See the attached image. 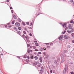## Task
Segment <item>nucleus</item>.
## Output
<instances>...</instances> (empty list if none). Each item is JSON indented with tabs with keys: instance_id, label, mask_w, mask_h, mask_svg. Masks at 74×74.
Masks as SVG:
<instances>
[{
	"instance_id": "nucleus-1",
	"label": "nucleus",
	"mask_w": 74,
	"mask_h": 74,
	"mask_svg": "<svg viewBox=\"0 0 74 74\" xmlns=\"http://www.w3.org/2000/svg\"><path fill=\"white\" fill-rule=\"evenodd\" d=\"M72 29V27L71 25H69L68 26V27H66L65 30H70V29Z\"/></svg>"
},
{
	"instance_id": "nucleus-2",
	"label": "nucleus",
	"mask_w": 74,
	"mask_h": 74,
	"mask_svg": "<svg viewBox=\"0 0 74 74\" xmlns=\"http://www.w3.org/2000/svg\"><path fill=\"white\" fill-rule=\"evenodd\" d=\"M61 56L62 58H64V57H66V56L64 53H62L61 54Z\"/></svg>"
},
{
	"instance_id": "nucleus-3",
	"label": "nucleus",
	"mask_w": 74,
	"mask_h": 74,
	"mask_svg": "<svg viewBox=\"0 0 74 74\" xmlns=\"http://www.w3.org/2000/svg\"><path fill=\"white\" fill-rule=\"evenodd\" d=\"M64 35H61L60 37H59L58 38L59 40H62V38H63V37H64Z\"/></svg>"
},
{
	"instance_id": "nucleus-4",
	"label": "nucleus",
	"mask_w": 74,
	"mask_h": 74,
	"mask_svg": "<svg viewBox=\"0 0 74 74\" xmlns=\"http://www.w3.org/2000/svg\"><path fill=\"white\" fill-rule=\"evenodd\" d=\"M15 25L16 27H19L20 26V24L18 23L17 22L15 23Z\"/></svg>"
},
{
	"instance_id": "nucleus-5",
	"label": "nucleus",
	"mask_w": 74,
	"mask_h": 74,
	"mask_svg": "<svg viewBox=\"0 0 74 74\" xmlns=\"http://www.w3.org/2000/svg\"><path fill=\"white\" fill-rule=\"evenodd\" d=\"M64 61H65V59H64V58H62L61 60V63H63L64 62Z\"/></svg>"
},
{
	"instance_id": "nucleus-6",
	"label": "nucleus",
	"mask_w": 74,
	"mask_h": 74,
	"mask_svg": "<svg viewBox=\"0 0 74 74\" xmlns=\"http://www.w3.org/2000/svg\"><path fill=\"white\" fill-rule=\"evenodd\" d=\"M67 71V68H65L64 70V74H65V73H66V71Z\"/></svg>"
},
{
	"instance_id": "nucleus-7",
	"label": "nucleus",
	"mask_w": 74,
	"mask_h": 74,
	"mask_svg": "<svg viewBox=\"0 0 74 74\" xmlns=\"http://www.w3.org/2000/svg\"><path fill=\"white\" fill-rule=\"evenodd\" d=\"M39 60L40 62H41V63H42V57L40 58Z\"/></svg>"
},
{
	"instance_id": "nucleus-8",
	"label": "nucleus",
	"mask_w": 74,
	"mask_h": 74,
	"mask_svg": "<svg viewBox=\"0 0 74 74\" xmlns=\"http://www.w3.org/2000/svg\"><path fill=\"white\" fill-rule=\"evenodd\" d=\"M67 23H64L62 24V26L64 27H66V24Z\"/></svg>"
},
{
	"instance_id": "nucleus-9",
	"label": "nucleus",
	"mask_w": 74,
	"mask_h": 74,
	"mask_svg": "<svg viewBox=\"0 0 74 74\" xmlns=\"http://www.w3.org/2000/svg\"><path fill=\"white\" fill-rule=\"evenodd\" d=\"M64 38L66 39V40H67L68 39V37L67 36V35H65L64 36Z\"/></svg>"
},
{
	"instance_id": "nucleus-10",
	"label": "nucleus",
	"mask_w": 74,
	"mask_h": 74,
	"mask_svg": "<svg viewBox=\"0 0 74 74\" xmlns=\"http://www.w3.org/2000/svg\"><path fill=\"white\" fill-rule=\"evenodd\" d=\"M25 38L27 39V40H28L29 39V37H28V36H26L25 37Z\"/></svg>"
},
{
	"instance_id": "nucleus-11",
	"label": "nucleus",
	"mask_w": 74,
	"mask_h": 74,
	"mask_svg": "<svg viewBox=\"0 0 74 74\" xmlns=\"http://www.w3.org/2000/svg\"><path fill=\"white\" fill-rule=\"evenodd\" d=\"M27 52L28 53H30V52H32V50H28L27 51Z\"/></svg>"
},
{
	"instance_id": "nucleus-12",
	"label": "nucleus",
	"mask_w": 74,
	"mask_h": 74,
	"mask_svg": "<svg viewBox=\"0 0 74 74\" xmlns=\"http://www.w3.org/2000/svg\"><path fill=\"white\" fill-rule=\"evenodd\" d=\"M35 60H37L38 59V57L37 56H36L34 57Z\"/></svg>"
},
{
	"instance_id": "nucleus-13",
	"label": "nucleus",
	"mask_w": 74,
	"mask_h": 74,
	"mask_svg": "<svg viewBox=\"0 0 74 74\" xmlns=\"http://www.w3.org/2000/svg\"><path fill=\"white\" fill-rule=\"evenodd\" d=\"M17 34H19V35H21V32L19 31H18L17 32Z\"/></svg>"
},
{
	"instance_id": "nucleus-14",
	"label": "nucleus",
	"mask_w": 74,
	"mask_h": 74,
	"mask_svg": "<svg viewBox=\"0 0 74 74\" xmlns=\"http://www.w3.org/2000/svg\"><path fill=\"white\" fill-rule=\"evenodd\" d=\"M71 36H72V37H73V38H74V33H73L71 34Z\"/></svg>"
},
{
	"instance_id": "nucleus-15",
	"label": "nucleus",
	"mask_w": 74,
	"mask_h": 74,
	"mask_svg": "<svg viewBox=\"0 0 74 74\" xmlns=\"http://www.w3.org/2000/svg\"><path fill=\"white\" fill-rule=\"evenodd\" d=\"M43 70H40V73H41V74H42L43 73Z\"/></svg>"
},
{
	"instance_id": "nucleus-16",
	"label": "nucleus",
	"mask_w": 74,
	"mask_h": 74,
	"mask_svg": "<svg viewBox=\"0 0 74 74\" xmlns=\"http://www.w3.org/2000/svg\"><path fill=\"white\" fill-rule=\"evenodd\" d=\"M13 18L14 19H16V16L15 15H14Z\"/></svg>"
},
{
	"instance_id": "nucleus-17",
	"label": "nucleus",
	"mask_w": 74,
	"mask_h": 74,
	"mask_svg": "<svg viewBox=\"0 0 74 74\" xmlns=\"http://www.w3.org/2000/svg\"><path fill=\"white\" fill-rule=\"evenodd\" d=\"M25 61L26 62H27V63H29V62L30 61L29 60H25Z\"/></svg>"
},
{
	"instance_id": "nucleus-18",
	"label": "nucleus",
	"mask_w": 74,
	"mask_h": 74,
	"mask_svg": "<svg viewBox=\"0 0 74 74\" xmlns=\"http://www.w3.org/2000/svg\"><path fill=\"white\" fill-rule=\"evenodd\" d=\"M43 51V49L42 48H40V51Z\"/></svg>"
},
{
	"instance_id": "nucleus-19",
	"label": "nucleus",
	"mask_w": 74,
	"mask_h": 74,
	"mask_svg": "<svg viewBox=\"0 0 74 74\" xmlns=\"http://www.w3.org/2000/svg\"><path fill=\"white\" fill-rule=\"evenodd\" d=\"M35 46H37V47H38V43H35Z\"/></svg>"
},
{
	"instance_id": "nucleus-20",
	"label": "nucleus",
	"mask_w": 74,
	"mask_h": 74,
	"mask_svg": "<svg viewBox=\"0 0 74 74\" xmlns=\"http://www.w3.org/2000/svg\"><path fill=\"white\" fill-rule=\"evenodd\" d=\"M18 22H21V19H20L19 18H18Z\"/></svg>"
},
{
	"instance_id": "nucleus-21",
	"label": "nucleus",
	"mask_w": 74,
	"mask_h": 74,
	"mask_svg": "<svg viewBox=\"0 0 74 74\" xmlns=\"http://www.w3.org/2000/svg\"><path fill=\"white\" fill-rule=\"evenodd\" d=\"M43 54L45 56H46V53L45 52H43Z\"/></svg>"
},
{
	"instance_id": "nucleus-22",
	"label": "nucleus",
	"mask_w": 74,
	"mask_h": 74,
	"mask_svg": "<svg viewBox=\"0 0 74 74\" xmlns=\"http://www.w3.org/2000/svg\"><path fill=\"white\" fill-rule=\"evenodd\" d=\"M23 34H26V32L25 31H24L23 32Z\"/></svg>"
},
{
	"instance_id": "nucleus-23",
	"label": "nucleus",
	"mask_w": 74,
	"mask_h": 74,
	"mask_svg": "<svg viewBox=\"0 0 74 74\" xmlns=\"http://www.w3.org/2000/svg\"><path fill=\"white\" fill-rule=\"evenodd\" d=\"M67 32H68V33H71V31H69V30H68L67 31Z\"/></svg>"
},
{
	"instance_id": "nucleus-24",
	"label": "nucleus",
	"mask_w": 74,
	"mask_h": 74,
	"mask_svg": "<svg viewBox=\"0 0 74 74\" xmlns=\"http://www.w3.org/2000/svg\"><path fill=\"white\" fill-rule=\"evenodd\" d=\"M33 58H34V57L33 56H31V59H33Z\"/></svg>"
},
{
	"instance_id": "nucleus-25",
	"label": "nucleus",
	"mask_w": 74,
	"mask_h": 74,
	"mask_svg": "<svg viewBox=\"0 0 74 74\" xmlns=\"http://www.w3.org/2000/svg\"><path fill=\"white\" fill-rule=\"evenodd\" d=\"M47 48H48V49H50L51 48V47L49 46H48L47 47Z\"/></svg>"
},
{
	"instance_id": "nucleus-26",
	"label": "nucleus",
	"mask_w": 74,
	"mask_h": 74,
	"mask_svg": "<svg viewBox=\"0 0 74 74\" xmlns=\"http://www.w3.org/2000/svg\"><path fill=\"white\" fill-rule=\"evenodd\" d=\"M74 29H71V32H74Z\"/></svg>"
},
{
	"instance_id": "nucleus-27",
	"label": "nucleus",
	"mask_w": 74,
	"mask_h": 74,
	"mask_svg": "<svg viewBox=\"0 0 74 74\" xmlns=\"http://www.w3.org/2000/svg\"><path fill=\"white\" fill-rule=\"evenodd\" d=\"M18 30H21L22 29V28H21V27H18Z\"/></svg>"
},
{
	"instance_id": "nucleus-28",
	"label": "nucleus",
	"mask_w": 74,
	"mask_h": 74,
	"mask_svg": "<svg viewBox=\"0 0 74 74\" xmlns=\"http://www.w3.org/2000/svg\"><path fill=\"white\" fill-rule=\"evenodd\" d=\"M70 0V2H71V3H73V0Z\"/></svg>"
},
{
	"instance_id": "nucleus-29",
	"label": "nucleus",
	"mask_w": 74,
	"mask_h": 74,
	"mask_svg": "<svg viewBox=\"0 0 74 74\" xmlns=\"http://www.w3.org/2000/svg\"><path fill=\"white\" fill-rule=\"evenodd\" d=\"M34 42H37V40H36V39H35V40H34Z\"/></svg>"
},
{
	"instance_id": "nucleus-30",
	"label": "nucleus",
	"mask_w": 74,
	"mask_h": 74,
	"mask_svg": "<svg viewBox=\"0 0 74 74\" xmlns=\"http://www.w3.org/2000/svg\"><path fill=\"white\" fill-rule=\"evenodd\" d=\"M33 48L34 49H36V47L35 46H33Z\"/></svg>"
},
{
	"instance_id": "nucleus-31",
	"label": "nucleus",
	"mask_w": 74,
	"mask_h": 74,
	"mask_svg": "<svg viewBox=\"0 0 74 74\" xmlns=\"http://www.w3.org/2000/svg\"><path fill=\"white\" fill-rule=\"evenodd\" d=\"M13 29H14V30H16V29H17V28L16 27H14L13 28Z\"/></svg>"
},
{
	"instance_id": "nucleus-32",
	"label": "nucleus",
	"mask_w": 74,
	"mask_h": 74,
	"mask_svg": "<svg viewBox=\"0 0 74 74\" xmlns=\"http://www.w3.org/2000/svg\"><path fill=\"white\" fill-rule=\"evenodd\" d=\"M43 49L45 51H46V50H47V49H46V48H45V47L43 48Z\"/></svg>"
},
{
	"instance_id": "nucleus-33",
	"label": "nucleus",
	"mask_w": 74,
	"mask_h": 74,
	"mask_svg": "<svg viewBox=\"0 0 74 74\" xmlns=\"http://www.w3.org/2000/svg\"><path fill=\"white\" fill-rule=\"evenodd\" d=\"M27 47H30V44H27Z\"/></svg>"
},
{
	"instance_id": "nucleus-34",
	"label": "nucleus",
	"mask_w": 74,
	"mask_h": 74,
	"mask_svg": "<svg viewBox=\"0 0 74 74\" xmlns=\"http://www.w3.org/2000/svg\"><path fill=\"white\" fill-rule=\"evenodd\" d=\"M66 32V31H64V32H62V34H64V33H65Z\"/></svg>"
},
{
	"instance_id": "nucleus-35",
	"label": "nucleus",
	"mask_w": 74,
	"mask_h": 74,
	"mask_svg": "<svg viewBox=\"0 0 74 74\" xmlns=\"http://www.w3.org/2000/svg\"><path fill=\"white\" fill-rule=\"evenodd\" d=\"M70 47H71L70 46V45H68V48H70Z\"/></svg>"
},
{
	"instance_id": "nucleus-36",
	"label": "nucleus",
	"mask_w": 74,
	"mask_h": 74,
	"mask_svg": "<svg viewBox=\"0 0 74 74\" xmlns=\"http://www.w3.org/2000/svg\"><path fill=\"white\" fill-rule=\"evenodd\" d=\"M50 45H51V46H53V43H51L50 44Z\"/></svg>"
},
{
	"instance_id": "nucleus-37",
	"label": "nucleus",
	"mask_w": 74,
	"mask_h": 74,
	"mask_svg": "<svg viewBox=\"0 0 74 74\" xmlns=\"http://www.w3.org/2000/svg\"><path fill=\"white\" fill-rule=\"evenodd\" d=\"M11 12H12V14H13V13H14V11L13 10H11Z\"/></svg>"
},
{
	"instance_id": "nucleus-38",
	"label": "nucleus",
	"mask_w": 74,
	"mask_h": 74,
	"mask_svg": "<svg viewBox=\"0 0 74 74\" xmlns=\"http://www.w3.org/2000/svg\"><path fill=\"white\" fill-rule=\"evenodd\" d=\"M29 36H30L31 37H32V34L31 33L29 34Z\"/></svg>"
},
{
	"instance_id": "nucleus-39",
	"label": "nucleus",
	"mask_w": 74,
	"mask_h": 74,
	"mask_svg": "<svg viewBox=\"0 0 74 74\" xmlns=\"http://www.w3.org/2000/svg\"><path fill=\"white\" fill-rule=\"evenodd\" d=\"M35 65H37V62H35Z\"/></svg>"
},
{
	"instance_id": "nucleus-40",
	"label": "nucleus",
	"mask_w": 74,
	"mask_h": 74,
	"mask_svg": "<svg viewBox=\"0 0 74 74\" xmlns=\"http://www.w3.org/2000/svg\"><path fill=\"white\" fill-rule=\"evenodd\" d=\"M38 54H41L42 53L41 52H39L38 53Z\"/></svg>"
},
{
	"instance_id": "nucleus-41",
	"label": "nucleus",
	"mask_w": 74,
	"mask_h": 74,
	"mask_svg": "<svg viewBox=\"0 0 74 74\" xmlns=\"http://www.w3.org/2000/svg\"><path fill=\"white\" fill-rule=\"evenodd\" d=\"M70 22H71V23H73V21L72 20V21H71Z\"/></svg>"
},
{
	"instance_id": "nucleus-42",
	"label": "nucleus",
	"mask_w": 74,
	"mask_h": 74,
	"mask_svg": "<svg viewBox=\"0 0 74 74\" xmlns=\"http://www.w3.org/2000/svg\"><path fill=\"white\" fill-rule=\"evenodd\" d=\"M50 43H45V44H46V45H47L48 44H49Z\"/></svg>"
},
{
	"instance_id": "nucleus-43",
	"label": "nucleus",
	"mask_w": 74,
	"mask_h": 74,
	"mask_svg": "<svg viewBox=\"0 0 74 74\" xmlns=\"http://www.w3.org/2000/svg\"><path fill=\"white\" fill-rule=\"evenodd\" d=\"M12 24H14V21H13L12 23Z\"/></svg>"
},
{
	"instance_id": "nucleus-44",
	"label": "nucleus",
	"mask_w": 74,
	"mask_h": 74,
	"mask_svg": "<svg viewBox=\"0 0 74 74\" xmlns=\"http://www.w3.org/2000/svg\"><path fill=\"white\" fill-rule=\"evenodd\" d=\"M27 24V25H29V23L28 22H27V23H26Z\"/></svg>"
},
{
	"instance_id": "nucleus-45",
	"label": "nucleus",
	"mask_w": 74,
	"mask_h": 74,
	"mask_svg": "<svg viewBox=\"0 0 74 74\" xmlns=\"http://www.w3.org/2000/svg\"><path fill=\"white\" fill-rule=\"evenodd\" d=\"M55 62H55V63H57V60H55Z\"/></svg>"
},
{
	"instance_id": "nucleus-46",
	"label": "nucleus",
	"mask_w": 74,
	"mask_h": 74,
	"mask_svg": "<svg viewBox=\"0 0 74 74\" xmlns=\"http://www.w3.org/2000/svg\"><path fill=\"white\" fill-rule=\"evenodd\" d=\"M73 6H74V2H73Z\"/></svg>"
},
{
	"instance_id": "nucleus-47",
	"label": "nucleus",
	"mask_w": 74,
	"mask_h": 74,
	"mask_svg": "<svg viewBox=\"0 0 74 74\" xmlns=\"http://www.w3.org/2000/svg\"><path fill=\"white\" fill-rule=\"evenodd\" d=\"M72 42L73 43H74V40H72Z\"/></svg>"
},
{
	"instance_id": "nucleus-48",
	"label": "nucleus",
	"mask_w": 74,
	"mask_h": 74,
	"mask_svg": "<svg viewBox=\"0 0 74 74\" xmlns=\"http://www.w3.org/2000/svg\"><path fill=\"white\" fill-rule=\"evenodd\" d=\"M29 29H32V27H29Z\"/></svg>"
},
{
	"instance_id": "nucleus-49",
	"label": "nucleus",
	"mask_w": 74,
	"mask_h": 74,
	"mask_svg": "<svg viewBox=\"0 0 74 74\" xmlns=\"http://www.w3.org/2000/svg\"><path fill=\"white\" fill-rule=\"evenodd\" d=\"M50 73H52V71L51 70L50 71Z\"/></svg>"
},
{
	"instance_id": "nucleus-50",
	"label": "nucleus",
	"mask_w": 74,
	"mask_h": 74,
	"mask_svg": "<svg viewBox=\"0 0 74 74\" xmlns=\"http://www.w3.org/2000/svg\"><path fill=\"white\" fill-rule=\"evenodd\" d=\"M71 74H73V72H71Z\"/></svg>"
},
{
	"instance_id": "nucleus-51",
	"label": "nucleus",
	"mask_w": 74,
	"mask_h": 74,
	"mask_svg": "<svg viewBox=\"0 0 74 74\" xmlns=\"http://www.w3.org/2000/svg\"><path fill=\"white\" fill-rule=\"evenodd\" d=\"M25 36V35H24V34H23V35H22V37H23L24 36Z\"/></svg>"
},
{
	"instance_id": "nucleus-52",
	"label": "nucleus",
	"mask_w": 74,
	"mask_h": 74,
	"mask_svg": "<svg viewBox=\"0 0 74 74\" xmlns=\"http://www.w3.org/2000/svg\"><path fill=\"white\" fill-rule=\"evenodd\" d=\"M35 51H38V50H37V49H36L35 50Z\"/></svg>"
},
{
	"instance_id": "nucleus-53",
	"label": "nucleus",
	"mask_w": 74,
	"mask_h": 74,
	"mask_svg": "<svg viewBox=\"0 0 74 74\" xmlns=\"http://www.w3.org/2000/svg\"><path fill=\"white\" fill-rule=\"evenodd\" d=\"M38 67H40V65H38Z\"/></svg>"
},
{
	"instance_id": "nucleus-54",
	"label": "nucleus",
	"mask_w": 74,
	"mask_h": 74,
	"mask_svg": "<svg viewBox=\"0 0 74 74\" xmlns=\"http://www.w3.org/2000/svg\"><path fill=\"white\" fill-rule=\"evenodd\" d=\"M24 29L25 30H27V29H26V28H25Z\"/></svg>"
},
{
	"instance_id": "nucleus-55",
	"label": "nucleus",
	"mask_w": 74,
	"mask_h": 74,
	"mask_svg": "<svg viewBox=\"0 0 74 74\" xmlns=\"http://www.w3.org/2000/svg\"><path fill=\"white\" fill-rule=\"evenodd\" d=\"M10 9H12V7H10Z\"/></svg>"
},
{
	"instance_id": "nucleus-56",
	"label": "nucleus",
	"mask_w": 74,
	"mask_h": 74,
	"mask_svg": "<svg viewBox=\"0 0 74 74\" xmlns=\"http://www.w3.org/2000/svg\"><path fill=\"white\" fill-rule=\"evenodd\" d=\"M7 2H9V1H10V0H7Z\"/></svg>"
},
{
	"instance_id": "nucleus-57",
	"label": "nucleus",
	"mask_w": 74,
	"mask_h": 74,
	"mask_svg": "<svg viewBox=\"0 0 74 74\" xmlns=\"http://www.w3.org/2000/svg\"><path fill=\"white\" fill-rule=\"evenodd\" d=\"M5 27H7V25H5Z\"/></svg>"
},
{
	"instance_id": "nucleus-58",
	"label": "nucleus",
	"mask_w": 74,
	"mask_h": 74,
	"mask_svg": "<svg viewBox=\"0 0 74 74\" xmlns=\"http://www.w3.org/2000/svg\"><path fill=\"white\" fill-rule=\"evenodd\" d=\"M65 52H67V51L66 50H65Z\"/></svg>"
},
{
	"instance_id": "nucleus-59",
	"label": "nucleus",
	"mask_w": 74,
	"mask_h": 74,
	"mask_svg": "<svg viewBox=\"0 0 74 74\" xmlns=\"http://www.w3.org/2000/svg\"><path fill=\"white\" fill-rule=\"evenodd\" d=\"M23 25H24V26H25V23H24L23 24Z\"/></svg>"
},
{
	"instance_id": "nucleus-60",
	"label": "nucleus",
	"mask_w": 74,
	"mask_h": 74,
	"mask_svg": "<svg viewBox=\"0 0 74 74\" xmlns=\"http://www.w3.org/2000/svg\"><path fill=\"white\" fill-rule=\"evenodd\" d=\"M27 31L28 33H29V31Z\"/></svg>"
},
{
	"instance_id": "nucleus-61",
	"label": "nucleus",
	"mask_w": 74,
	"mask_h": 74,
	"mask_svg": "<svg viewBox=\"0 0 74 74\" xmlns=\"http://www.w3.org/2000/svg\"><path fill=\"white\" fill-rule=\"evenodd\" d=\"M8 25H10V23H8Z\"/></svg>"
},
{
	"instance_id": "nucleus-62",
	"label": "nucleus",
	"mask_w": 74,
	"mask_h": 74,
	"mask_svg": "<svg viewBox=\"0 0 74 74\" xmlns=\"http://www.w3.org/2000/svg\"><path fill=\"white\" fill-rule=\"evenodd\" d=\"M31 25H32V23H31Z\"/></svg>"
},
{
	"instance_id": "nucleus-63",
	"label": "nucleus",
	"mask_w": 74,
	"mask_h": 74,
	"mask_svg": "<svg viewBox=\"0 0 74 74\" xmlns=\"http://www.w3.org/2000/svg\"><path fill=\"white\" fill-rule=\"evenodd\" d=\"M24 58H25H25H26L25 57H24Z\"/></svg>"
},
{
	"instance_id": "nucleus-64",
	"label": "nucleus",
	"mask_w": 74,
	"mask_h": 74,
	"mask_svg": "<svg viewBox=\"0 0 74 74\" xmlns=\"http://www.w3.org/2000/svg\"><path fill=\"white\" fill-rule=\"evenodd\" d=\"M60 25H62V23H60Z\"/></svg>"
}]
</instances>
